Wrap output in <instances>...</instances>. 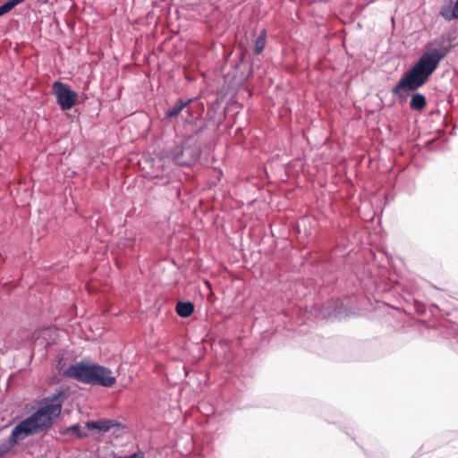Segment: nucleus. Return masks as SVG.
<instances>
[{
    "mask_svg": "<svg viewBox=\"0 0 458 458\" xmlns=\"http://www.w3.org/2000/svg\"><path fill=\"white\" fill-rule=\"evenodd\" d=\"M452 50L451 40L442 35L426 45V50L418 61L403 74L400 81L392 89V93L400 101H406L408 91H416L427 83L429 77L437 70L440 62Z\"/></svg>",
    "mask_w": 458,
    "mask_h": 458,
    "instance_id": "1",
    "label": "nucleus"
},
{
    "mask_svg": "<svg viewBox=\"0 0 458 458\" xmlns=\"http://www.w3.org/2000/svg\"><path fill=\"white\" fill-rule=\"evenodd\" d=\"M175 310L181 318H188L193 313L194 305L191 301H178Z\"/></svg>",
    "mask_w": 458,
    "mask_h": 458,
    "instance_id": "9",
    "label": "nucleus"
},
{
    "mask_svg": "<svg viewBox=\"0 0 458 458\" xmlns=\"http://www.w3.org/2000/svg\"><path fill=\"white\" fill-rule=\"evenodd\" d=\"M266 42H267V31H266V30H262L255 40V46H254L255 55H260L263 52V50L266 47Z\"/></svg>",
    "mask_w": 458,
    "mask_h": 458,
    "instance_id": "11",
    "label": "nucleus"
},
{
    "mask_svg": "<svg viewBox=\"0 0 458 458\" xmlns=\"http://www.w3.org/2000/svg\"><path fill=\"white\" fill-rule=\"evenodd\" d=\"M53 92L61 109L70 110L77 101V94L71 88L61 81L53 83Z\"/></svg>",
    "mask_w": 458,
    "mask_h": 458,
    "instance_id": "5",
    "label": "nucleus"
},
{
    "mask_svg": "<svg viewBox=\"0 0 458 458\" xmlns=\"http://www.w3.org/2000/svg\"><path fill=\"white\" fill-rule=\"evenodd\" d=\"M64 398V392L58 390L38 401L37 410L13 429L10 442L17 443L28 436L49 430L61 414Z\"/></svg>",
    "mask_w": 458,
    "mask_h": 458,
    "instance_id": "2",
    "label": "nucleus"
},
{
    "mask_svg": "<svg viewBox=\"0 0 458 458\" xmlns=\"http://www.w3.org/2000/svg\"><path fill=\"white\" fill-rule=\"evenodd\" d=\"M427 106V98L421 93H414L411 95L410 107L411 110L420 112Z\"/></svg>",
    "mask_w": 458,
    "mask_h": 458,
    "instance_id": "7",
    "label": "nucleus"
},
{
    "mask_svg": "<svg viewBox=\"0 0 458 458\" xmlns=\"http://www.w3.org/2000/svg\"><path fill=\"white\" fill-rule=\"evenodd\" d=\"M440 15L446 21H452L454 19H458V15L455 13L452 3L443 5L440 10Z\"/></svg>",
    "mask_w": 458,
    "mask_h": 458,
    "instance_id": "12",
    "label": "nucleus"
},
{
    "mask_svg": "<svg viewBox=\"0 0 458 458\" xmlns=\"http://www.w3.org/2000/svg\"><path fill=\"white\" fill-rule=\"evenodd\" d=\"M112 374V371L106 367L97 364L87 365L82 362L72 364L63 372V376L66 378L105 387H110L115 383V377Z\"/></svg>",
    "mask_w": 458,
    "mask_h": 458,
    "instance_id": "3",
    "label": "nucleus"
},
{
    "mask_svg": "<svg viewBox=\"0 0 458 458\" xmlns=\"http://www.w3.org/2000/svg\"><path fill=\"white\" fill-rule=\"evenodd\" d=\"M201 156V148L190 137L182 145H176L169 150L168 157L176 165L190 166L197 163Z\"/></svg>",
    "mask_w": 458,
    "mask_h": 458,
    "instance_id": "4",
    "label": "nucleus"
},
{
    "mask_svg": "<svg viewBox=\"0 0 458 458\" xmlns=\"http://www.w3.org/2000/svg\"><path fill=\"white\" fill-rule=\"evenodd\" d=\"M59 432L63 436L74 435L77 438H83L88 436L86 432L81 430V428L79 424H74L70 427L61 428Z\"/></svg>",
    "mask_w": 458,
    "mask_h": 458,
    "instance_id": "10",
    "label": "nucleus"
},
{
    "mask_svg": "<svg viewBox=\"0 0 458 458\" xmlns=\"http://www.w3.org/2000/svg\"><path fill=\"white\" fill-rule=\"evenodd\" d=\"M191 101H192L191 98L187 99V100H183V99L177 100V102L171 108H169L166 111V113H165L166 117L169 119L177 117L179 115V114L182 111V109L184 107H186Z\"/></svg>",
    "mask_w": 458,
    "mask_h": 458,
    "instance_id": "8",
    "label": "nucleus"
},
{
    "mask_svg": "<svg viewBox=\"0 0 458 458\" xmlns=\"http://www.w3.org/2000/svg\"><path fill=\"white\" fill-rule=\"evenodd\" d=\"M85 427L89 430H98L100 433H106L114 428H119L120 423L111 419H100L85 422Z\"/></svg>",
    "mask_w": 458,
    "mask_h": 458,
    "instance_id": "6",
    "label": "nucleus"
},
{
    "mask_svg": "<svg viewBox=\"0 0 458 458\" xmlns=\"http://www.w3.org/2000/svg\"><path fill=\"white\" fill-rule=\"evenodd\" d=\"M127 458H146L144 452L138 450L131 455L126 456Z\"/></svg>",
    "mask_w": 458,
    "mask_h": 458,
    "instance_id": "13",
    "label": "nucleus"
}]
</instances>
